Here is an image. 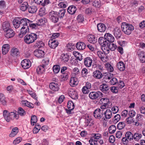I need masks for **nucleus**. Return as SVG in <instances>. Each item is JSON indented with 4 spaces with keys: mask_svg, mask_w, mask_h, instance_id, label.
Segmentation results:
<instances>
[{
    "mask_svg": "<svg viewBox=\"0 0 145 145\" xmlns=\"http://www.w3.org/2000/svg\"><path fill=\"white\" fill-rule=\"evenodd\" d=\"M104 38L101 37L98 39L99 44L101 46H107L109 42L112 43L114 40V38L110 33H106L104 36Z\"/></svg>",
    "mask_w": 145,
    "mask_h": 145,
    "instance_id": "nucleus-1",
    "label": "nucleus"
},
{
    "mask_svg": "<svg viewBox=\"0 0 145 145\" xmlns=\"http://www.w3.org/2000/svg\"><path fill=\"white\" fill-rule=\"evenodd\" d=\"M16 111L9 112L8 111L4 110L3 112V116L5 120L8 122L13 120L14 118L16 119L19 118V114H16Z\"/></svg>",
    "mask_w": 145,
    "mask_h": 145,
    "instance_id": "nucleus-2",
    "label": "nucleus"
},
{
    "mask_svg": "<svg viewBox=\"0 0 145 145\" xmlns=\"http://www.w3.org/2000/svg\"><path fill=\"white\" fill-rule=\"evenodd\" d=\"M121 27L123 32L127 35H130L134 29V27L132 25L126 22L122 23Z\"/></svg>",
    "mask_w": 145,
    "mask_h": 145,
    "instance_id": "nucleus-3",
    "label": "nucleus"
},
{
    "mask_svg": "<svg viewBox=\"0 0 145 145\" xmlns=\"http://www.w3.org/2000/svg\"><path fill=\"white\" fill-rule=\"evenodd\" d=\"M28 21L26 18L20 19L18 18L13 20V24L14 27L16 28H18L19 27L22 26L24 24H26L27 22Z\"/></svg>",
    "mask_w": 145,
    "mask_h": 145,
    "instance_id": "nucleus-4",
    "label": "nucleus"
},
{
    "mask_svg": "<svg viewBox=\"0 0 145 145\" xmlns=\"http://www.w3.org/2000/svg\"><path fill=\"white\" fill-rule=\"evenodd\" d=\"M37 35L34 33L27 35L24 37V41L26 44H29L33 42L37 39Z\"/></svg>",
    "mask_w": 145,
    "mask_h": 145,
    "instance_id": "nucleus-5",
    "label": "nucleus"
},
{
    "mask_svg": "<svg viewBox=\"0 0 145 145\" xmlns=\"http://www.w3.org/2000/svg\"><path fill=\"white\" fill-rule=\"evenodd\" d=\"M89 97L91 99H95L101 98L103 97V94L100 91H92L89 95Z\"/></svg>",
    "mask_w": 145,
    "mask_h": 145,
    "instance_id": "nucleus-6",
    "label": "nucleus"
},
{
    "mask_svg": "<svg viewBox=\"0 0 145 145\" xmlns=\"http://www.w3.org/2000/svg\"><path fill=\"white\" fill-rule=\"evenodd\" d=\"M94 116L96 119L100 120L102 119L101 121H104L105 118L103 117L104 113L102 112V110H101L99 108L95 110L93 112Z\"/></svg>",
    "mask_w": 145,
    "mask_h": 145,
    "instance_id": "nucleus-7",
    "label": "nucleus"
},
{
    "mask_svg": "<svg viewBox=\"0 0 145 145\" xmlns=\"http://www.w3.org/2000/svg\"><path fill=\"white\" fill-rule=\"evenodd\" d=\"M49 16L50 20L54 23L57 22L58 20V15L56 12L52 11L49 14Z\"/></svg>",
    "mask_w": 145,
    "mask_h": 145,
    "instance_id": "nucleus-8",
    "label": "nucleus"
},
{
    "mask_svg": "<svg viewBox=\"0 0 145 145\" xmlns=\"http://www.w3.org/2000/svg\"><path fill=\"white\" fill-rule=\"evenodd\" d=\"M21 65L24 69H27L29 68L31 66V62L28 59H24L22 61L21 63Z\"/></svg>",
    "mask_w": 145,
    "mask_h": 145,
    "instance_id": "nucleus-9",
    "label": "nucleus"
},
{
    "mask_svg": "<svg viewBox=\"0 0 145 145\" xmlns=\"http://www.w3.org/2000/svg\"><path fill=\"white\" fill-rule=\"evenodd\" d=\"M48 44L50 48L55 49L59 43L55 39H50L48 41Z\"/></svg>",
    "mask_w": 145,
    "mask_h": 145,
    "instance_id": "nucleus-10",
    "label": "nucleus"
},
{
    "mask_svg": "<svg viewBox=\"0 0 145 145\" xmlns=\"http://www.w3.org/2000/svg\"><path fill=\"white\" fill-rule=\"evenodd\" d=\"M34 55L38 58H40L44 57V52L42 50L38 49L35 50L34 52Z\"/></svg>",
    "mask_w": 145,
    "mask_h": 145,
    "instance_id": "nucleus-11",
    "label": "nucleus"
},
{
    "mask_svg": "<svg viewBox=\"0 0 145 145\" xmlns=\"http://www.w3.org/2000/svg\"><path fill=\"white\" fill-rule=\"evenodd\" d=\"M97 55L100 59L104 62L106 61L107 60L106 55L101 51H98L97 52Z\"/></svg>",
    "mask_w": 145,
    "mask_h": 145,
    "instance_id": "nucleus-12",
    "label": "nucleus"
},
{
    "mask_svg": "<svg viewBox=\"0 0 145 145\" xmlns=\"http://www.w3.org/2000/svg\"><path fill=\"white\" fill-rule=\"evenodd\" d=\"M68 93L69 96L72 99H78V94L77 92L73 89H69Z\"/></svg>",
    "mask_w": 145,
    "mask_h": 145,
    "instance_id": "nucleus-13",
    "label": "nucleus"
},
{
    "mask_svg": "<svg viewBox=\"0 0 145 145\" xmlns=\"http://www.w3.org/2000/svg\"><path fill=\"white\" fill-rule=\"evenodd\" d=\"M5 32V36L7 38H10L13 37L15 34L13 30L11 28L7 30Z\"/></svg>",
    "mask_w": 145,
    "mask_h": 145,
    "instance_id": "nucleus-14",
    "label": "nucleus"
},
{
    "mask_svg": "<svg viewBox=\"0 0 145 145\" xmlns=\"http://www.w3.org/2000/svg\"><path fill=\"white\" fill-rule=\"evenodd\" d=\"M49 88L51 90L55 91H58L59 89L58 84L55 82L50 83L49 85Z\"/></svg>",
    "mask_w": 145,
    "mask_h": 145,
    "instance_id": "nucleus-15",
    "label": "nucleus"
},
{
    "mask_svg": "<svg viewBox=\"0 0 145 145\" xmlns=\"http://www.w3.org/2000/svg\"><path fill=\"white\" fill-rule=\"evenodd\" d=\"M21 27L22 28L20 29V35L22 34L24 35L29 32V26L27 24H24Z\"/></svg>",
    "mask_w": 145,
    "mask_h": 145,
    "instance_id": "nucleus-16",
    "label": "nucleus"
},
{
    "mask_svg": "<svg viewBox=\"0 0 145 145\" xmlns=\"http://www.w3.org/2000/svg\"><path fill=\"white\" fill-rule=\"evenodd\" d=\"M88 41L90 43L94 44L97 41V39L93 35L89 34L87 36Z\"/></svg>",
    "mask_w": 145,
    "mask_h": 145,
    "instance_id": "nucleus-17",
    "label": "nucleus"
},
{
    "mask_svg": "<svg viewBox=\"0 0 145 145\" xmlns=\"http://www.w3.org/2000/svg\"><path fill=\"white\" fill-rule=\"evenodd\" d=\"M92 63V60L91 58L89 57H86L84 59V63L87 67H91Z\"/></svg>",
    "mask_w": 145,
    "mask_h": 145,
    "instance_id": "nucleus-18",
    "label": "nucleus"
},
{
    "mask_svg": "<svg viewBox=\"0 0 145 145\" xmlns=\"http://www.w3.org/2000/svg\"><path fill=\"white\" fill-rule=\"evenodd\" d=\"M140 60L141 62L143 63L145 62V54L143 51L138 50L137 52Z\"/></svg>",
    "mask_w": 145,
    "mask_h": 145,
    "instance_id": "nucleus-19",
    "label": "nucleus"
},
{
    "mask_svg": "<svg viewBox=\"0 0 145 145\" xmlns=\"http://www.w3.org/2000/svg\"><path fill=\"white\" fill-rule=\"evenodd\" d=\"M98 30L100 32H104L106 30V27L105 25L102 23L98 24L97 25Z\"/></svg>",
    "mask_w": 145,
    "mask_h": 145,
    "instance_id": "nucleus-20",
    "label": "nucleus"
},
{
    "mask_svg": "<svg viewBox=\"0 0 145 145\" xmlns=\"http://www.w3.org/2000/svg\"><path fill=\"white\" fill-rule=\"evenodd\" d=\"M10 48V45L8 44H5L3 45L2 49V52L3 54L5 55L9 51Z\"/></svg>",
    "mask_w": 145,
    "mask_h": 145,
    "instance_id": "nucleus-21",
    "label": "nucleus"
},
{
    "mask_svg": "<svg viewBox=\"0 0 145 145\" xmlns=\"http://www.w3.org/2000/svg\"><path fill=\"white\" fill-rule=\"evenodd\" d=\"M78 81L77 78L73 77L71 78L70 81V85L72 87H74L78 84Z\"/></svg>",
    "mask_w": 145,
    "mask_h": 145,
    "instance_id": "nucleus-22",
    "label": "nucleus"
},
{
    "mask_svg": "<svg viewBox=\"0 0 145 145\" xmlns=\"http://www.w3.org/2000/svg\"><path fill=\"white\" fill-rule=\"evenodd\" d=\"M93 77L96 78L100 79L103 77V74L99 70L94 71L93 73Z\"/></svg>",
    "mask_w": 145,
    "mask_h": 145,
    "instance_id": "nucleus-23",
    "label": "nucleus"
},
{
    "mask_svg": "<svg viewBox=\"0 0 145 145\" xmlns=\"http://www.w3.org/2000/svg\"><path fill=\"white\" fill-rule=\"evenodd\" d=\"M77 9L75 6H71L67 9V11L69 13L71 14H73L76 11Z\"/></svg>",
    "mask_w": 145,
    "mask_h": 145,
    "instance_id": "nucleus-24",
    "label": "nucleus"
},
{
    "mask_svg": "<svg viewBox=\"0 0 145 145\" xmlns=\"http://www.w3.org/2000/svg\"><path fill=\"white\" fill-rule=\"evenodd\" d=\"M117 67L121 71H123L125 69V65L124 63L122 61H120L117 63Z\"/></svg>",
    "mask_w": 145,
    "mask_h": 145,
    "instance_id": "nucleus-25",
    "label": "nucleus"
},
{
    "mask_svg": "<svg viewBox=\"0 0 145 145\" xmlns=\"http://www.w3.org/2000/svg\"><path fill=\"white\" fill-rule=\"evenodd\" d=\"M22 104L24 106H26L30 108L34 107V105L32 103L29 102L26 100H23L21 101Z\"/></svg>",
    "mask_w": 145,
    "mask_h": 145,
    "instance_id": "nucleus-26",
    "label": "nucleus"
},
{
    "mask_svg": "<svg viewBox=\"0 0 145 145\" xmlns=\"http://www.w3.org/2000/svg\"><path fill=\"white\" fill-rule=\"evenodd\" d=\"M105 118L107 119H110L112 116V111L110 109H106L104 113Z\"/></svg>",
    "mask_w": 145,
    "mask_h": 145,
    "instance_id": "nucleus-27",
    "label": "nucleus"
},
{
    "mask_svg": "<svg viewBox=\"0 0 145 145\" xmlns=\"http://www.w3.org/2000/svg\"><path fill=\"white\" fill-rule=\"evenodd\" d=\"M114 34L115 37L117 38H120L121 36V32L120 30L117 28L115 29L114 31Z\"/></svg>",
    "mask_w": 145,
    "mask_h": 145,
    "instance_id": "nucleus-28",
    "label": "nucleus"
},
{
    "mask_svg": "<svg viewBox=\"0 0 145 145\" xmlns=\"http://www.w3.org/2000/svg\"><path fill=\"white\" fill-rule=\"evenodd\" d=\"M45 65H42L38 66L37 69V71L38 74H40L43 73L45 71Z\"/></svg>",
    "mask_w": 145,
    "mask_h": 145,
    "instance_id": "nucleus-29",
    "label": "nucleus"
},
{
    "mask_svg": "<svg viewBox=\"0 0 145 145\" xmlns=\"http://www.w3.org/2000/svg\"><path fill=\"white\" fill-rule=\"evenodd\" d=\"M86 46V44L82 42H78L76 45L77 48L79 50H83L84 49Z\"/></svg>",
    "mask_w": 145,
    "mask_h": 145,
    "instance_id": "nucleus-30",
    "label": "nucleus"
},
{
    "mask_svg": "<svg viewBox=\"0 0 145 145\" xmlns=\"http://www.w3.org/2000/svg\"><path fill=\"white\" fill-rule=\"evenodd\" d=\"M2 27L4 31L11 29L10 24L8 22H3V24Z\"/></svg>",
    "mask_w": 145,
    "mask_h": 145,
    "instance_id": "nucleus-31",
    "label": "nucleus"
},
{
    "mask_svg": "<svg viewBox=\"0 0 145 145\" xmlns=\"http://www.w3.org/2000/svg\"><path fill=\"white\" fill-rule=\"evenodd\" d=\"M19 132V129L18 127H15L13 128L11 133L9 135V137H13L15 136Z\"/></svg>",
    "mask_w": 145,
    "mask_h": 145,
    "instance_id": "nucleus-32",
    "label": "nucleus"
},
{
    "mask_svg": "<svg viewBox=\"0 0 145 145\" xmlns=\"http://www.w3.org/2000/svg\"><path fill=\"white\" fill-rule=\"evenodd\" d=\"M28 7V3L26 2H24L20 6V9L23 11H25Z\"/></svg>",
    "mask_w": 145,
    "mask_h": 145,
    "instance_id": "nucleus-33",
    "label": "nucleus"
},
{
    "mask_svg": "<svg viewBox=\"0 0 145 145\" xmlns=\"http://www.w3.org/2000/svg\"><path fill=\"white\" fill-rule=\"evenodd\" d=\"M28 21L27 22L26 24H27V25H28L29 27L32 29L36 28L37 27L38 25L37 23H32V21H30L28 19Z\"/></svg>",
    "mask_w": 145,
    "mask_h": 145,
    "instance_id": "nucleus-34",
    "label": "nucleus"
},
{
    "mask_svg": "<svg viewBox=\"0 0 145 145\" xmlns=\"http://www.w3.org/2000/svg\"><path fill=\"white\" fill-rule=\"evenodd\" d=\"M92 5L96 8H99L101 5V1L100 0H93Z\"/></svg>",
    "mask_w": 145,
    "mask_h": 145,
    "instance_id": "nucleus-35",
    "label": "nucleus"
},
{
    "mask_svg": "<svg viewBox=\"0 0 145 145\" xmlns=\"http://www.w3.org/2000/svg\"><path fill=\"white\" fill-rule=\"evenodd\" d=\"M106 69L109 72H112L114 70L113 67L108 63H106L105 64Z\"/></svg>",
    "mask_w": 145,
    "mask_h": 145,
    "instance_id": "nucleus-36",
    "label": "nucleus"
},
{
    "mask_svg": "<svg viewBox=\"0 0 145 145\" xmlns=\"http://www.w3.org/2000/svg\"><path fill=\"white\" fill-rule=\"evenodd\" d=\"M61 60L65 62L68 61L69 59V56L67 54H61Z\"/></svg>",
    "mask_w": 145,
    "mask_h": 145,
    "instance_id": "nucleus-37",
    "label": "nucleus"
},
{
    "mask_svg": "<svg viewBox=\"0 0 145 145\" xmlns=\"http://www.w3.org/2000/svg\"><path fill=\"white\" fill-rule=\"evenodd\" d=\"M100 89L103 92L108 90L109 89V87L106 84H103L100 86Z\"/></svg>",
    "mask_w": 145,
    "mask_h": 145,
    "instance_id": "nucleus-38",
    "label": "nucleus"
},
{
    "mask_svg": "<svg viewBox=\"0 0 145 145\" xmlns=\"http://www.w3.org/2000/svg\"><path fill=\"white\" fill-rule=\"evenodd\" d=\"M0 101L3 105H6L7 102L5 100V98L4 95L2 93H0Z\"/></svg>",
    "mask_w": 145,
    "mask_h": 145,
    "instance_id": "nucleus-39",
    "label": "nucleus"
},
{
    "mask_svg": "<svg viewBox=\"0 0 145 145\" xmlns=\"http://www.w3.org/2000/svg\"><path fill=\"white\" fill-rule=\"evenodd\" d=\"M37 10V7L35 6H32L28 8V10L29 12L31 13H35Z\"/></svg>",
    "mask_w": 145,
    "mask_h": 145,
    "instance_id": "nucleus-40",
    "label": "nucleus"
},
{
    "mask_svg": "<svg viewBox=\"0 0 145 145\" xmlns=\"http://www.w3.org/2000/svg\"><path fill=\"white\" fill-rule=\"evenodd\" d=\"M12 55L13 56H17L19 54L18 49L15 48H13L11 50Z\"/></svg>",
    "mask_w": 145,
    "mask_h": 145,
    "instance_id": "nucleus-41",
    "label": "nucleus"
},
{
    "mask_svg": "<svg viewBox=\"0 0 145 145\" xmlns=\"http://www.w3.org/2000/svg\"><path fill=\"white\" fill-rule=\"evenodd\" d=\"M142 136V135L141 134L136 133L133 135V139L137 141L141 138Z\"/></svg>",
    "mask_w": 145,
    "mask_h": 145,
    "instance_id": "nucleus-42",
    "label": "nucleus"
},
{
    "mask_svg": "<svg viewBox=\"0 0 145 145\" xmlns=\"http://www.w3.org/2000/svg\"><path fill=\"white\" fill-rule=\"evenodd\" d=\"M133 134L130 131L127 132L125 134V137L129 140H133Z\"/></svg>",
    "mask_w": 145,
    "mask_h": 145,
    "instance_id": "nucleus-43",
    "label": "nucleus"
},
{
    "mask_svg": "<svg viewBox=\"0 0 145 145\" xmlns=\"http://www.w3.org/2000/svg\"><path fill=\"white\" fill-rule=\"evenodd\" d=\"M65 12V9H63L60 10L57 12L58 17H59L60 18H63L64 16Z\"/></svg>",
    "mask_w": 145,
    "mask_h": 145,
    "instance_id": "nucleus-44",
    "label": "nucleus"
},
{
    "mask_svg": "<svg viewBox=\"0 0 145 145\" xmlns=\"http://www.w3.org/2000/svg\"><path fill=\"white\" fill-rule=\"evenodd\" d=\"M53 69L54 72L55 74L58 73L60 71V67L58 65H56L53 66Z\"/></svg>",
    "mask_w": 145,
    "mask_h": 145,
    "instance_id": "nucleus-45",
    "label": "nucleus"
},
{
    "mask_svg": "<svg viewBox=\"0 0 145 145\" xmlns=\"http://www.w3.org/2000/svg\"><path fill=\"white\" fill-rule=\"evenodd\" d=\"M107 46L109 49L112 51L114 50L117 47V46L115 44L112 43H110L109 45L107 44Z\"/></svg>",
    "mask_w": 145,
    "mask_h": 145,
    "instance_id": "nucleus-46",
    "label": "nucleus"
},
{
    "mask_svg": "<svg viewBox=\"0 0 145 145\" xmlns=\"http://www.w3.org/2000/svg\"><path fill=\"white\" fill-rule=\"evenodd\" d=\"M67 107L70 110H73L74 107V103L71 101H69L67 103Z\"/></svg>",
    "mask_w": 145,
    "mask_h": 145,
    "instance_id": "nucleus-47",
    "label": "nucleus"
},
{
    "mask_svg": "<svg viewBox=\"0 0 145 145\" xmlns=\"http://www.w3.org/2000/svg\"><path fill=\"white\" fill-rule=\"evenodd\" d=\"M73 54L76 57L77 59L79 61H81L82 60V58L81 55L78 52H74Z\"/></svg>",
    "mask_w": 145,
    "mask_h": 145,
    "instance_id": "nucleus-48",
    "label": "nucleus"
},
{
    "mask_svg": "<svg viewBox=\"0 0 145 145\" xmlns=\"http://www.w3.org/2000/svg\"><path fill=\"white\" fill-rule=\"evenodd\" d=\"M27 91L29 94L33 98L35 99L36 100H37V97H36L35 93L33 91L30 89L28 90Z\"/></svg>",
    "mask_w": 145,
    "mask_h": 145,
    "instance_id": "nucleus-49",
    "label": "nucleus"
},
{
    "mask_svg": "<svg viewBox=\"0 0 145 145\" xmlns=\"http://www.w3.org/2000/svg\"><path fill=\"white\" fill-rule=\"evenodd\" d=\"M116 129V128L115 125H111L109 127L108 131L110 133H113L115 132Z\"/></svg>",
    "mask_w": 145,
    "mask_h": 145,
    "instance_id": "nucleus-50",
    "label": "nucleus"
},
{
    "mask_svg": "<svg viewBox=\"0 0 145 145\" xmlns=\"http://www.w3.org/2000/svg\"><path fill=\"white\" fill-rule=\"evenodd\" d=\"M46 21V20L44 18L38 20L37 23L38 26L41 25H44Z\"/></svg>",
    "mask_w": 145,
    "mask_h": 145,
    "instance_id": "nucleus-51",
    "label": "nucleus"
},
{
    "mask_svg": "<svg viewBox=\"0 0 145 145\" xmlns=\"http://www.w3.org/2000/svg\"><path fill=\"white\" fill-rule=\"evenodd\" d=\"M46 14L45 9L44 7L40 8L39 10V14L42 16Z\"/></svg>",
    "mask_w": 145,
    "mask_h": 145,
    "instance_id": "nucleus-52",
    "label": "nucleus"
},
{
    "mask_svg": "<svg viewBox=\"0 0 145 145\" xmlns=\"http://www.w3.org/2000/svg\"><path fill=\"white\" fill-rule=\"evenodd\" d=\"M37 118L35 115L31 116V124L33 125H34L37 122Z\"/></svg>",
    "mask_w": 145,
    "mask_h": 145,
    "instance_id": "nucleus-53",
    "label": "nucleus"
},
{
    "mask_svg": "<svg viewBox=\"0 0 145 145\" xmlns=\"http://www.w3.org/2000/svg\"><path fill=\"white\" fill-rule=\"evenodd\" d=\"M18 112L19 114L21 116H23L26 114L25 112L21 107L18 108Z\"/></svg>",
    "mask_w": 145,
    "mask_h": 145,
    "instance_id": "nucleus-54",
    "label": "nucleus"
},
{
    "mask_svg": "<svg viewBox=\"0 0 145 145\" xmlns=\"http://www.w3.org/2000/svg\"><path fill=\"white\" fill-rule=\"evenodd\" d=\"M62 75H61V77L62 79L64 80H67L68 78V75L69 74V72H67L65 73H61Z\"/></svg>",
    "mask_w": 145,
    "mask_h": 145,
    "instance_id": "nucleus-55",
    "label": "nucleus"
},
{
    "mask_svg": "<svg viewBox=\"0 0 145 145\" xmlns=\"http://www.w3.org/2000/svg\"><path fill=\"white\" fill-rule=\"evenodd\" d=\"M92 137L93 139L97 141L101 137V135L99 133L93 134Z\"/></svg>",
    "mask_w": 145,
    "mask_h": 145,
    "instance_id": "nucleus-56",
    "label": "nucleus"
},
{
    "mask_svg": "<svg viewBox=\"0 0 145 145\" xmlns=\"http://www.w3.org/2000/svg\"><path fill=\"white\" fill-rule=\"evenodd\" d=\"M44 44L43 42L41 40L37 41L35 44V46L37 47L38 48H40L41 47L43 46Z\"/></svg>",
    "mask_w": 145,
    "mask_h": 145,
    "instance_id": "nucleus-57",
    "label": "nucleus"
},
{
    "mask_svg": "<svg viewBox=\"0 0 145 145\" xmlns=\"http://www.w3.org/2000/svg\"><path fill=\"white\" fill-rule=\"evenodd\" d=\"M125 126V124L124 122H119L117 125V128L120 130L123 129Z\"/></svg>",
    "mask_w": 145,
    "mask_h": 145,
    "instance_id": "nucleus-58",
    "label": "nucleus"
},
{
    "mask_svg": "<svg viewBox=\"0 0 145 145\" xmlns=\"http://www.w3.org/2000/svg\"><path fill=\"white\" fill-rule=\"evenodd\" d=\"M107 46H102L103 47L102 49L103 50V52L105 55L109 53L110 50V49L108 48H108H107Z\"/></svg>",
    "mask_w": 145,
    "mask_h": 145,
    "instance_id": "nucleus-59",
    "label": "nucleus"
},
{
    "mask_svg": "<svg viewBox=\"0 0 145 145\" xmlns=\"http://www.w3.org/2000/svg\"><path fill=\"white\" fill-rule=\"evenodd\" d=\"M109 83L112 85H114L118 83V81L116 78H113L110 80Z\"/></svg>",
    "mask_w": 145,
    "mask_h": 145,
    "instance_id": "nucleus-60",
    "label": "nucleus"
},
{
    "mask_svg": "<svg viewBox=\"0 0 145 145\" xmlns=\"http://www.w3.org/2000/svg\"><path fill=\"white\" fill-rule=\"evenodd\" d=\"M76 19L78 22H82L84 21V18L82 15L79 14L77 16Z\"/></svg>",
    "mask_w": 145,
    "mask_h": 145,
    "instance_id": "nucleus-61",
    "label": "nucleus"
},
{
    "mask_svg": "<svg viewBox=\"0 0 145 145\" xmlns=\"http://www.w3.org/2000/svg\"><path fill=\"white\" fill-rule=\"evenodd\" d=\"M120 114H117L114 117L113 120L114 122L116 123L118 122L120 120Z\"/></svg>",
    "mask_w": 145,
    "mask_h": 145,
    "instance_id": "nucleus-62",
    "label": "nucleus"
},
{
    "mask_svg": "<svg viewBox=\"0 0 145 145\" xmlns=\"http://www.w3.org/2000/svg\"><path fill=\"white\" fill-rule=\"evenodd\" d=\"M89 142L91 145H95L97 144V142L92 137L89 140Z\"/></svg>",
    "mask_w": 145,
    "mask_h": 145,
    "instance_id": "nucleus-63",
    "label": "nucleus"
},
{
    "mask_svg": "<svg viewBox=\"0 0 145 145\" xmlns=\"http://www.w3.org/2000/svg\"><path fill=\"white\" fill-rule=\"evenodd\" d=\"M93 9L91 8H88L85 10V13L88 15H90L92 14Z\"/></svg>",
    "mask_w": 145,
    "mask_h": 145,
    "instance_id": "nucleus-64",
    "label": "nucleus"
}]
</instances>
